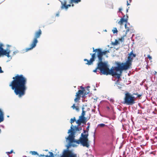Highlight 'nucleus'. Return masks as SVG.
I'll use <instances>...</instances> for the list:
<instances>
[{
    "mask_svg": "<svg viewBox=\"0 0 157 157\" xmlns=\"http://www.w3.org/2000/svg\"><path fill=\"white\" fill-rule=\"evenodd\" d=\"M93 52H97V57L98 58V59H99L100 55H99V52L101 51V48H98L95 49L94 48H93Z\"/></svg>",
    "mask_w": 157,
    "mask_h": 157,
    "instance_id": "16",
    "label": "nucleus"
},
{
    "mask_svg": "<svg viewBox=\"0 0 157 157\" xmlns=\"http://www.w3.org/2000/svg\"><path fill=\"white\" fill-rule=\"evenodd\" d=\"M42 34V31L40 29H39L38 31H36L34 35V39H37L40 37Z\"/></svg>",
    "mask_w": 157,
    "mask_h": 157,
    "instance_id": "13",
    "label": "nucleus"
},
{
    "mask_svg": "<svg viewBox=\"0 0 157 157\" xmlns=\"http://www.w3.org/2000/svg\"><path fill=\"white\" fill-rule=\"evenodd\" d=\"M130 97V94L128 93H126L123 103L128 105H132L135 104V102L132 100Z\"/></svg>",
    "mask_w": 157,
    "mask_h": 157,
    "instance_id": "7",
    "label": "nucleus"
},
{
    "mask_svg": "<svg viewBox=\"0 0 157 157\" xmlns=\"http://www.w3.org/2000/svg\"><path fill=\"white\" fill-rule=\"evenodd\" d=\"M79 131H80L82 130V127H79Z\"/></svg>",
    "mask_w": 157,
    "mask_h": 157,
    "instance_id": "49",
    "label": "nucleus"
},
{
    "mask_svg": "<svg viewBox=\"0 0 157 157\" xmlns=\"http://www.w3.org/2000/svg\"><path fill=\"white\" fill-rule=\"evenodd\" d=\"M61 2V5L62 4H66L67 5V0H63V1H60Z\"/></svg>",
    "mask_w": 157,
    "mask_h": 157,
    "instance_id": "35",
    "label": "nucleus"
},
{
    "mask_svg": "<svg viewBox=\"0 0 157 157\" xmlns=\"http://www.w3.org/2000/svg\"><path fill=\"white\" fill-rule=\"evenodd\" d=\"M136 55L133 53V51H132L127 58L126 62L123 63L118 62H115L116 66L114 67L115 71L117 72L118 77L119 78H120L123 71H126L131 68L132 63L133 57H135Z\"/></svg>",
    "mask_w": 157,
    "mask_h": 157,
    "instance_id": "3",
    "label": "nucleus"
},
{
    "mask_svg": "<svg viewBox=\"0 0 157 157\" xmlns=\"http://www.w3.org/2000/svg\"><path fill=\"white\" fill-rule=\"evenodd\" d=\"M13 80L11 82L9 86L14 90L15 94L21 98L25 94L27 90L26 84L27 79L22 75H17L13 78Z\"/></svg>",
    "mask_w": 157,
    "mask_h": 157,
    "instance_id": "1",
    "label": "nucleus"
},
{
    "mask_svg": "<svg viewBox=\"0 0 157 157\" xmlns=\"http://www.w3.org/2000/svg\"><path fill=\"white\" fill-rule=\"evenodd\" d=\"M0 126L2 128H5V127H4V125H0Z\"/></svg>",
    "mask_w": 157,
    "mask_h": 157,
    "instance_id": "55",
    "label": "nucleus"
},
{
    "mask_svg": "<svg viewBox=\"0 0 157 157\" xmlns=\"http://www.w3.org/2000/svg\"><path fill=\"white\" fill-rule=\"evenodd\" d=\"M81 123L83 124H86V122H85V121H81Z\"/></svg>",
    "mask_w": 157,
    "mask_h": 157,
    "instance_id": "52",
    "label": "nucleus"
},
{
    "mask_svg": "<svg viewBox=\"0 0 157 157\" xmlns=\"http://www.w3.org/2000/svg\"><path fill=\"white\" fill-rule=\"evenodd\" d=\"M87 90H88L87 92L85 90H82L83 91V93H82V94H84V95H86L88 94L89 93L90 91L88 89H87Z\"/></svg>",
    "mask_w": 157,
    "mask_h": 157,
    "instance_id": "25",
    "label": "nucleus"
},
{
    "mask_svg": "<svg viewBox=\"0 0 157 157\" xmlns=\"http://www.w3.org/2000/svg\"><path fill=\"white\" fill-rule=\"evenodd\" d=\"M79 126L76 125L73 126L72 124L71 126V128L68 132V133H70L69 136L72 137V138L75 137V135L76 132H79Z\"/></svg>",
    "mask_w": 157,
    "mask_h": 157,
    "instance_id": "8",
    "label": "nucleus"
},
{
    "mask_svg": "<svg viewBox=\"0 0 157 157\" xmlns=\"http://www.w3.org/2000/svg\"><path fill=\"white\" fill-rule=\"evenodd\" d=\"M99 55H100L99 58V61L101 62H103L102 61V56L103 55H106L107 53H109V50H107L106 51H102L101 49V51L99 52Z\"/></svg>",
    "mask_w": 157,
    "mask_h": 157,
    "instance_id": "10",
    "label": "nucleus"
},
{
    "mask_svg": "<svg viewBox=\"0 0 157 157\" xmlns=\"http://www.w3.org/2000/svg\"><path fill=\"white\" fill-rule=\"evenodd\" d=\"M123 15V17L122 18H123L125 19L126 18V15H125L123 13V15Z\"/></svg>",
    "mask_w": 157,
    "mask_h": 157,
    "instance_id": "44",
    "label": "nucleus"
},
{
    "mask_svg": "<svg viewBox=\"0 0 157 157\" xmlns=\"http://www.w3.org/2000/svg\"><path fill=\"white\" fill-rule=\"evenodd\" d=\"M83 93V91L79 90H78L77 93H76V98H78V100L80 97V95L82 94V93Z\"/></svg>",
    "mask_w": 157,
    "mask_h": 157,
    "instance_id": "18",
    "label": "nucleus"
},
{
    "mask_svg": "<svg viewBox=\"0 0 157 157\" xmlns=\"http://www.w3.org/2000/svg\"><path fill=\"white\" fill-rule=\"evenodd\" d=\"M133 95H136V98L138 97L139 98H140L142 95V94H139L137 93H133Z\"/></svg>",
    "mask_w": 157,
    "mask_h": 157,
    "instance_id": "27",
    "label": "nucleus"
},
{
    "mask_svg": "<svg viewBox=\"0 0 157 157\" xmlns=\"http://www.w3.org/2000/svg\"><path fill=\"white\" fill-rule=\"evenodd\" d=\"M75 109L78 112L79 110V108L78 106H76Z\"/></svg>",
    "mask_w": 157,
    "mask_h": 157,
    "instance_id": "38",
    "label": "nucleus"
},
{
    "mask_svg": "<svg viewBox=\"0 0 157 157\" xmlns=\"http://www.w3.org/2000/svg\"><path fill=\"white\" fill-rule=\"evenodd\" d=\"M30 153H31L32 155H39L38 153L36 151H30Z\"/></svg>",
    "mask_w": 157,
    "mask_h": 157,
    "instance_id": "24",
    "label": "nucleus"
},
{
    "mask_svg": "<svg viewBox=\"0 0 157 157\" xmlns=\"http://www.w3.org/2000/svg\"><path fill=\"white\" fill-rule=\"evenodd\" d=\"M59 11L56 14V16L59 17Z\"/></svg>",
    "mask_w": 157,
    "mask_h": 157,
    "instance_id": "43",
    "label": "nucleus"
},
{
    "mask_svg": "<svg viewBox=\"0 0 157 157\" xmlns=\"http://www.w3.org/2000/svg\"><path fill=\"white\" fill-rule=\"evenodd\" d=\"M105 126V125L103 123H101L99 124L98 125V127H103Z\"/></svg>",
    "mask_w": 157,
    "mask_h": 157,
    "instance_id": "33",
    "label": "nucleus"
},
{
    "mask_svg": "<svg viewBox=\"0 0 157 157\" xmlns=\"http://www.w3.org/2000/svg\"><path fill=\"white\" fill-rule=\"evenodd\" d=\"M3 44H0V56L1 55H5L8 58L10 57V59H12L11 57L10 56V51L9 48L10 46L9 45H7V48L6 50H4L2 46Z\"/></svg>",
    "mask_w": 157,
    "mask_h": 157,
    "instance_id": "6",
    "label": "nucleus"
},
{
    "mask_svg": "<svg viewBox=\"0 0 157 157\" xmlns=\"http://www.w3.org/2000/svg\"><path fill=\"white\" fill-rule=\"evenodd\" d=\"M72 137L69 136H68L65 138L66 139V141L68 140L69 143L66 146L67 147L66 149H64L62 155H61V157H74L77 156L76 154L72 152V151H70L69 149V148L71 146L73 147L76 146V145L72 144V142L71 141V139Z\"/></svg>",
    "mask_w": 157,
    "mask_h": 157,
    "instance_id": "4",
    "label": "nucleus"
},
{
    "mask_svg": "<svg viewBox=\"0 0 157 157\" xmlns=\"http://www.w3.org/2000/svg\"><path fill=\"white\" fill-rule=\"evenodd\" d=\"M45 155H44L43 154V155L40 154V156H43V157H44V156H45Z\"/></svg>",
    "mask_w": 157,
    "mask_h": 157,
    "instance_id": "59",
    "label": "nucleus"
},
{
    "mask_svg": "<svg viewBox=\"0 0 157 157\" xmlns=\"http://www.w3.org/2000/svg\"><path fill=\"white\" fill-rule=\"evenodd\" d=\"M124 27L126 29V30L125 31V35H124V37L128 33L131 31V29L130 28L132 27V26L130 25V23L128 21L125 24Z\"/></svg>",
    "mask_w": 157,
    "mask_h": 157,
    "instance_id": "11",
    "label": "nucleus"
},
{
    "mask_svg": "<svg viewBox=\"0 0 157 157\" xmlns=\"http://www.w3.org/2000/svg\"><path fill=\"white\" fill-rule=\"evenodd\" d=\"M106 108L108 110H109L110 109V108L109 106H107Z\"/></svg>",
    "mask_w": 157,
    "mask_h": 157,
    "instance_id": "56",
    "label": "nucleus"
},
{
    "mask_svg": "<svg viewBox=\"0 0 157 157\" xmlns=\"http://www.w3.org/2000/svg\"><path fill=\"white\" fill-rule=\"evenodd\" d=\"M83 95L82 96V97L83 98H86V96L84 94H82Z\"/></svg>",
    "mask_w": 157,
    "mask_h": 157,
    "instance_id": "54",
    "label": "nucleus"
},
{
    "mask_svg": "<svg viewBox=\"0 0 157 157\" xmlns=\"http://www.w3.org/2000/svg\"><path fill=\"white\" fill-rule=\"evenodd\" d=\"M128 1L129 2V3H130L132 1V0H128Z\"/></svg>",
    "mask_w": 157,
    "mask_h": 157,
    "instance_id": "64",
    "label": "nucleus"
},
{
    "mask_svg": "<svg viewBox=\"0 0 157 157\" xmlns=\"http://www.w3.org/2000/svg\"><path fill=\"white\" fill-rule=\"evenodd\" d=\"M123 10L122 8V7H120L118 9V10L117 12V13H121L122 15H123V13L122 12V11Z\"/></svg>",
    "mask_w": 157,
    "mask_h": 157,
    "instance_id": "26",
    "label": "nucleus"
},
{
    "mask_svg": "<svg viewBox=\"0 0 157 157\" xmlns=\"http://www.w3.org/2000/svg\"><path fill=\"white\" fill-rule=\"evenodd\" d=\"M95 132H96V130H95V132H94V140H95L94 138H95Z\"/></svg>",
    "mask_w": 157,
    "mask_h": 157,
    "instance_id": "53",
    "label": "nucleus"
},
{
    "mask_svg": "<svg viewBox=\"0 0 157 157\" xmlns=\"http://www.w3.org/2000/svg\"><path fill=\"white\" fill-rule=\"evenodd\" d=\"M4 113L3 111L0 109V123L3 121Z\"/></svg>",
    "mask_w": 157,
    "mask_h": 157,
    "instance_id": "17",
    "label": "nucleus"
},
{
    "mask_svg": "<svg viewBox=\"0 0 157 157\" xmlns=\"http://www.w3.org/2000/svg\"><path fill=\"white\" fill-rule=\"evenodd\" d=\"M118 81H119V79H118V80L115 82V84L116 85V87L118 89H119L121 90H122V88L123 86L122 85L120 84V82H118Z\"/></svg>",
    "mask_w": 157,
    "mask_h": 157,
    "instance_id": "15",
    "label": "nucleus"
},
{
    "mask_svg": "<svg viewBox=\"0 0 157 157\" xmlns=\"http://www.w3.org/2000/svg\"><path fill=\"white\" fill-rule=\"evenodd\" d=\"M147 58L149 59L150 60L152 59V58L151 56L150 55H148L147 56Z\"/></svg>",
    "mask_w": 157,
    "mask_h": 157,
    "instance_id": "40",
    "label": "nucleus"
},
{
    "mask_svg": "<svg viewBox=\"0 0 157 157\" xmlns=\"http://www.w3.org/2000/svg\"><path fill=\"white\" fill-rule=\"evenodd\" d=\"M89 126H87V127H86V129L87 131H88H88L89 130Z\"/></svg>",
    "mask_w": 157,
    "mask_h": 157,
    "instance_id": "48",
    "label": "nucleus"
},
{
    "mask_svg": "<svg viewBox=\"0 0 157 157\" xmlns=\"http://www.w3.org/2000/svg\"><path fill=\"white\" fill-rule=\"evenodd\" d=\"M85 112H86L84 110L82 111V113L81 114V116H79V118H81L82 117H84L85 114Z\"/></svg>",
    "mask_w": 157,
    "mask_h": 157,
    "instance_id": "28",
    "label": "nucleus"
},
{
    "mask_svg": "<svg viewBox=\"0 0 157 157\" xmlns=\"http://www.w3.org/2000/svg\"><path fill=\"white\" fill-rule=\"evenodd\" d=\"M49 153L50 155H45V156L46 157H54L53 155V154L52 152L49 151Z\"/></svg>",
    "mask_w": 157,
    "mask_h": 157,
    "instance_id": "22",
    "label": "nucleus"
},
{
    "mask_svg": "<svg viewBox=\"0 0 157 157\" xmlns=\"http://www.w3.org/2000/svg\"><path fill=\"white\" fill-rule=\"evenodd\" d=\"M78 98H76H76H75V99H74V101H75V102H77V100H78Z\"/></svg>",
    "mask_w": 157,
    "mask_h": 157,
    "instance_id": "45",
    "label": "nucleus"
},
{
    "mask_svg": "<svg viewBox=\"0 0 157 157\" xmlns=\"http://www.w3.org/2000/svg\"><path fill=\"white\" fill-rule=\"evenodd\" d=\"M113 33L114 34L117 33H118V31L116 28H114V29L112 30Z\"/></svg>",
    "mask_w": 157,
    "mask_h": 157,
    "instance_id": "32",
    "label": "nucleus"
},
{
    "mask_svg": "<svg viewBox=\"0 0 157 157\" xmlns=\"http://www.w3.org/2000/svg\"><path fill=\"white\" fill-rule=\"evenodd\" d=\"M4 71L2 70V67L0 66V73H3Z\"/></svg>",
    "mask_w": 157,
    "mask_h": 157,
    "instance_id": "42",
    "label": "nucleus"
},
{
    "mask_svg": "<svg viewBox=\"0 0 157 157\" xmlns=\"http://www.w3.org/2000/svg\"><path fill=\"white\" fill-rule=\"evenodd\" d=\"M130 97L132 98V99L134 101H135V99L136 98H137L136 97L132 96L131 94Z\"/></svg>",
    "mask_w": 157,
    "mask_h": 157,
    "instance_id": "37",
    "label": "nucleus"
},
{
    "mask_svg": "<svg viewBox=\"0 0 157 157\" xmlns=\"http://www.w3.org/2000/svg\"><path fill=\"white\" fill-rule=\"evenodd\" d=\"M128 18V15L127 14H126V18H125V19L123 18H121L120 21L118 22V24L121 25H122L124 22L126 23L127 22Z\"/></svg>",
    "mask_w": 157,
    "mask_h": 157,
    "instance_id": "12",
    "label": "nucleus"
},
{
    "mask_svg": "<svg viewBox=\"0 0 157 157\" xmlns=\"http://www.w3.org/2000/svg\"><path fill=\"white\" fill-rule=\"evenodd\" d=\"M127 6L130 5V3L128 2V1H127Z\"/></svg>",
    "mask_w": 157,
    "mask_h": 157,
    "instance_id": "47",
    "label": "nucleus"
},
{
    "mask_svg": "<svg viewBox=\"0 0 157 157\" xmlns=\"http://www.w3.org/2000/svg\"><path fill=\"white\" fill-rule=\"evenodd\" d=\"M13 153H15V152L13 151V150H11L10 151H7L6 152V153L8 155H9V154H11Z\"/></svg>",
    "mask_w": 157,
    "mask_h": 157,
    "instance_id": "31",
    "label": "nucleus"
},
{
    "mask_svg": "<svg viewBox=\"0 0 157 157\" xmlns=\"http://www.w3.org/2000/svg\"><path fill=\"white\" fill-rule=\"evenodd\" d=\"M76 123L78 124L77 126H80L81 125V122L80 119L79 118V119L76 121Z\"/></svg>",
    "mask_w": 157,
    "mask_h": 157,
    "instance_id": "23",
    "label": "nucleus"
},
{
    "mask_svg": "<svg viewBox=\"0 0 157 157\" xmlns=\"http://www.w3.org/2000/svg\"><path fill=\"white\" fill-rule=\"evenodd\" d=\"M128 8H129V7H128V8L126 10V12L127 13H128Z\"/></svg>",
    "mask_w": 157,
    "mask_h": 157,
    "instance_id": "60",
    "label": "nucleus"
},
{
    "mask_svg": "<svg viewBox=\"0 0 157 157\" xmlns=\"http://www.w3.org/2000/svg\"><path fill=\"white\" fill-rule=\"evenodd\" d=\"M109 100L112 102H113L114 101L113 99L112 98H110V99H109Z\"/></svg>",
    "mask_w": 157,
    "mask_h": 157,
    "instance_id": "46",
    "label": "nucleus"
},
{
    "mask_svg": "<svg viewBox=\"0 0 157 157\" xmlns=\"http://www.w3.org/2000/svg\"><path fill=\"white\" fill-rule=\"evenodd\" d=\"M85 106V105H83V106H82V111L83 110H84V106Z\"/></svg>",
    "mask_w": 157,
    "mask_h": 157,
    "instance_id": "57",
    "label": "nucleus"
},
{
    "mask_svg": "<svg viewBox=\"0 0 157 157\" xmlns=\"http://www.w3.org/2000/svg\"><path fill=\"white\" fill-rule=\"evenodd\" d=\"M112 44L114 45H116L118 44V41H117V40H115V41L114 42H112Z\"/></svg>",
    "mask_w": 157,
    "mask_h": 157,
    "instance_id": "29",
    "label": "nucleus"
},
{
    "mask_svg": "<svg viewBox=\"0 0 157 157\" xmlns=\"http://www.w3.org/2000/svg\"><path fill=\"white\" fill-rule=\"evenodd\" d=\"M19 51L18 50H16L15 51H14L13 52V56H14L15 55H16V54L18 53L19 52Z\"/></svg>",
    "mask_w": 157,
    "mask_h": 157,
    "instance_id": "36",
    "label": "nucleus"
},
{
    "mask_svg": "<svg viewBox=\"0 0 157 157\" xmlns=\"http://www.w3.org/2000/svg\"><path fill=\"white\" fill-rule=\"evenodd\" d=\"M90 117L88 118H87L84 117L79 118L80 119L81 121H85L86 122L87 121L90 119Z\"/></svg>",
    "mask_w": 157,
    "mask_h": 157,
    "instance_id": "19",
    "label": "nucleus"
},
{
    "mask_svg": "<svg viewBox=\"0 0 157 157\" xmlns=\"http://www.w3.org/2000/svg\"><path fill=\"white\" fill-rule=\"evenodd\" d=\"M108 47L109 48H112V47H110L109 45H108Z\"/></svg>",
    "mask_w": 157,
    "mask_h": 157,
    "instance_id": "62",
    "label": "nucleus"
},
{
    "mask_svg": "<svg viewBox=\"0 0 157 157\" xmlns=\"http://www.w3.org/2000/svg\"><path fill=\"white\" fill-rule=\"evenodd\" d=\"M157 73V72L156 71H154V74L155 75H156Z\"/></svg>",
    "mask_w": 157,
    "mask_h": 157,
    "instance_id": "58",
    "label": "nucleus"
},
{
    "mask_svg": "<svg viewBox=\"0 0 157 157\" xmlns=\"http://www.w3.org/2000/svg\"><path fill=\"white\" fill-rule=\"evenodd\" d=\"M80 88L82 90H84V88L82 86H80Z\"/></svg>",
    "mask_w": 157,
    "mask_h": 157,
    "instance_id": "51",
    "label": "nucleus"
},
{
    "mask_svg": "<svg viewBox=\"0 0 157 157\" xmlns=\"http://www.w3.org/2000/svg\"><path fill=\"white\" fill-rule=\"evenodd\" d=\"M67 5V7L68 8L69 7H70L71 6V4Z\"/></svg>",
    "mask_w": 157,
    "mask_h": 157,
    "instance_id": "50",
    "label": "nucleus"
},
{
    "mask_svg": "<svg viewBox=\"0 0 157 157\" xmlns=\"http://www.w3.org/2000/svg\"><path fill=\"white\" fill-rule=\"evenodd\" d=\"M83 132L82 133H83V134H86V132H87V133H88V131H87V130H84V129H83Z\"/></svg>",
    "mask_w": 157,
    "mask_h": 157,
    "instance_id": "39",
    "label": "nucleus"
},
{
    "mask_svg": "<svg viewBox=\"0 0 157 157\" xmlns=\"http://www.w3.org/2000/svg\"><path fill=\"white\" fill-rule=\"evenodd\" d=\"M88 133L84 134L83 133L81 134L79 140H76L75 139V137L71 138V141L72 142H75L78 144H81L83 147H89L90 146V141L88 139Z\"/></svg>",
    "mask_w": 157,
    "mask_h": 157,
    "instance_id": "5",
    "label": "nucleus"
},
{
    "mask_svg": "<svg viewBox=\"0 0 157 157\" xmlns=\"http://www.w3.org/2000/svg\"><path fill=\"white\" fill-rule=\"evenodd\" d=\"M84 61H86L87 62V63H86V64H87V65H93V64H89V63H88L89 62V61H90V60H88L87 59H84Z\"/></svg>",
    "mask_w": 157,
    "mask_h": 157,
    "instance_id": "30",
    "label": "nucleus"
},
{
    "mask_svg": "<svg viewBox=\"0 0 157 157\" xmlns=\"http://www.w3.org/2000/svg\"><path fill=\"white\" fill-rule=\"evenodd\" d=\"M87 125H88V126H89V127H90V122H88V123H87Z\"/></svg>",
    "mask_w": 157,
    "mask_h": 157,
    "instance_id": "61",
    "label": "nucleus"
},
{
    "mask_svg": "<svg viewBox=\"0 0 157 157\" xmlns=\"http://www.w3.org/2000/svg\"><path fill=\"white\" fill-rule=\"evenodd\" d=\"M93 71L96 73L97 74L99 73L101 75H110L114 77L119 79L118 77L117 73L115 71L114 67H112L110 69L107 61L101 62L98 60L97 66Z\"/></svg>",
    "mask_w": 157,
    "mask_h": 157,
    "instance_id": "2",
    "label": "nucleus"
},
{
    "mask_svg": "<svg viewBox=\"0 0 157 157\" xmlns=\"http://www.w3.org/2000/svg\"><path fill=\"white\" fill-rule=\"evenodd\" d=\"M81 1V0H70L69 3L71 4L72 3H78Z\"/></svg>",
    "mask_w": 157,
    "mask_h": 157,
    "instance_id": "21",
    "label": "nucleus"
},
{
    "mask_svg": "<svg viewBox=\"0 0 157 157\" xmlns=\"http://www.w3.org/2000/svg\"><path fill=\"white\" fill-rule=\"evenodd\" d=\"M61 10L65 9L66 10H67L68 9L67 5L66 4H62L61 5Z\"/></svg>",
    "mask_w": 157,
    "mask_h": 157,
    "instance_id": "20",
    "label": "nucleus"
},
{
    "mask_svg": "<svg viewBox=\"0 0 157 157\" xmlns=\"http://www.w3.org/2000/svg\"><path fill=\"white\" fill-rule=\"evenodd\" d=\"M71 121L70 122L71 124L73 123L74 121H76L75 118L74 117L73 118H71L70 120Z\"/></svg>",
    "mask_w": 157,
    "mask_h": 157,
    "instance_id": "34",
    "label": "nucleus"
},
{
    "mask_svg": "<svg viewBox=\"0 0 157 157\" xmlns=\"http://www.w3.org/2000/svg\"><path fill=\"white\" fill-rule=\"evenodd\" d=\"M38 42V40L37 39H36L34 38L32 44L30 45V48H26L25 52H27L28 51L31 50L35 48Z\"/></svg>",
    "mask_w": 157,
    "mask_h": 157,
    "instance_id": "9",
    "label": "nucleus"
},
{
    "mask_svg": "<svg viewBox=\"0 0 157 157\" xmlns=\"http://www.w3.org/2000/svg\"><path fill=\"white\" fill-rule=\"evenodd\" d=\"M75 106H75V104H73L72 106H71V108H72V109H75Z\"/></svg>",
    "mask_w": 157,
    "mask_h": 157,
    "instance_id": "41",
    "label": "nucleus"
},
{
    "mask_svg": "<svg viewBox=\"0 0 157 157\" xmlns=\"http://www.w3.org/2000/svg\"><path fill=\"white\" fill-rule=\"evenodd\" d=\"M90 55L91 56V58L90 59V61L88 63L89 64H93V62L95 61L96 58V53H90Z\"/></svg>",
    "mask_w": 157,
    "mask_h": 157,
    "instance_id": "14",
    "label": "nucleus"
},
{
    "mask_svg": "<svg viewBox=\"0 0 157 157\" xmlns=\"http://www.w3.org/2000/svg\"><path fill=\"white\" fill-rule=\"evenodd\" d=\"M44 151H48V149H46Z\"/></svg>",
    "mask_w": 157,
    "mask_h": 157,
    "instance_id": "63",
    "label": "nucleus"
}]
</instances>
